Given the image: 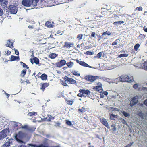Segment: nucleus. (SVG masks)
Here are the masks:
<instances>
[{"instance_id":"56","label":"nucleus","mask_w":147,"mask_h":147,"mask_svg":"<svg viewBox=\"0 0 147 147\" xmlns=\"http://www.w3.org/2000/svg\"><path fill=\"white\" fill-rule=\"evenodd\" d=\"M122 122L124 124H127V122L123 119Z\"/></svg>"},{"instance_id":"11","label":"nucleus","mask_w":147,"mask_h":147,"mask_svg":"<svg viewBox=\"0 0 147 147\" xmlns=\"http://www.w3.org/2000/svg\"><path fill=\"white\" fill-rule=\"evenodd\" d=\"M66 64V61L65 60H61L57 64V66L59 67H61Z\"/></svg>"},{"instance_id":"49","label":"nucleus","mask_w":147,"mask_h":147,"mask_svg":"<svg viewBox=\"0 0 147 147\" xmlns=\"http://www.w3.org/2000/svg\"><path fill=\"white\" fill-rule=\"evenodd\" d=\"M22 66L23 67L25 68L26 67L27 69H28V67H27V65L25 64V63H23V64L22 65Z\"/></svg>"},{"instance_id":"36","label":"nucleus","mask_w":147,"mask_h":147,"mask_svg":"<svg viewBox=\"0 0 147 147\" xmlns=\"http://www.w3.org/2000/svg\"><path fill=\"white\" fill-rule=\"evenodd\" d=\"M140 45L139 44H136L134 46V49L135 51H137L138 48L139 47Z\"/></svg>"},{"instance_id":"6","label":"nucleus","mask_w":147,"mask_h":147,"mask_svg":"<svg viewBox=\"0 0 147 147\" xmlns=\"http://www.w3.org/2000/svg\"><path fill=\"white\" fill-rule=\"evenodd\" d=\"M9 11L12 14H16L18 11V8L13 5H10L9 7Z\"/></svg>"},{"instance_id":"26","label":"nucleus","mask_w":147,"mask_h":147,"mask_svg":"<svg viewBox=\"0 0 147 147\" xmlns=\"http://www.w3.org/2000/svg\"><path fill=\"white\" fill-rule=\"evenodd\" d=\"M57 55L55 53H51L49 55V57L52 59L55 58Z\"/></svg>"},{"instance_id":"51","label":"nucleus","mask_w":147,"mask_h":147,"mask_svg":"<svg viewBox=\"0 0 147 147\" xmlns=\"http://www.w3.org/2000/svg\"><path fill=\"white\" fill-rule=\"evenodd\" d=\"M117 42H113L112 43V45H117Z\"/></svg>"},{"instance_id":"1","label":"nucleus","mask_w":147,"mask_h":147,"mask_svg":"<svg viewBox=\"0 0 147 147\" xmlns=\"http://www.w3.org/2000/svg\"><path fill=\"white\" fill-rule=\"evenodd\" d=\"M22 4L26 7H34L36 5L38 2L36 0H22Z\"/></svg>"},{"instance_id":"59","label":"nucleus","mask_w":147,"mask_h":147,"mask_svg":"<svg viewBox=\"0 0 147 147\" xmlns=\"http://www.w3.org/2000/svg\"><path fill=\"white\" fill-rule=\"evenodd\" d=\"M144 104L147 106V99L145 100L144 102Z\"/></svg>"},{"instance_id":"33","label":"nucleus","mask_w":147,"mask_h":147,"mask_svg":"<svg viewBox=\"0 0 147 147\" xmlns=\"http://www.w3.org/2000/svg\"><path fill=\"white\" fill-rule=\"evenodd\" d=\"M142 68L144 69H147V61L143 64Z\"/></svg>"},{"instance_id":"29","label":"nucleus","mask_w":147,"mask_h":147,"mask_svg":"<svg viewBox=\"0 0 147 147\" xmlns=\"http://www.w3.org/2000/svg\"><path fill=\"white\" fill-rule=\"evenodd\" d=\"M47 77V75L45 74H43L40 76L41 78L43 80H46Z\"/></svg>"},{"instance_id":"39","label":"nucleus","mask_w":147,"mask_h":147,"mask_svg":"<svg viewBox=\"0 0 147 147\" xmlns=\"http://www.w3.org/2000/svg\"><path fill=\"white\" fill-rule=\"evenodd\" d=\"M136 104L135 102L133 100H132L130 101V105L132 107Z\"/></svg>"},{"instance_id":"64","label":"nucleus","mask_w":147,"mask_h":147,"mask_svg":"<svg viewBox=\"0 0 147 147\" xmlns=\"http://www.w3.org/2000/svg\"><path fill=\"white\" fill-rule=\"evenodd\" d=\"M144 15H147V11H144Z\"/></svg>"},{"instance_id":"7","label":"nucleus","mask_w":147,"mask_h":147,"mask_svg":"<svg viewBox=\"0 0 147 147\" xmlns=\"http://www.w3.org/2000/svg\"><path fill=\"white\" fill-rule=\"evenodd\" d=\"M64 79L65 81H67L71 84H74L76 83V81L74 80L72 78H69L67 76H65Z\"/></svg>"},{"instance_id":"62","label":"nucleus","mask_w":147,"mask_h":147,"mask_svg":"<svg viewBox=\"0 0 147 147\" xmlns=\"http://www.w3.org/2000/svg\"><path fill=\"white\" fill-rule=\"evenodd\" d=\"M18 147H27L26 146H25L24 145H21L19 146H18Z\"/></svg>"},{"instance_id":"55","label":"nucleus","mask_w":147,"mask_h":147,"mask_svg":"<svg viewBox=\"0 0 147 147\" xmlns=\"http://www.w3.org/2000/svg\"><path fill=\"white\" fill-rule=\"evenodd\" d=\"M15 53L16 55H18L19 54V52L17 50H15Z\"/></svg>"},{"instance_id":"58","label":"nucleus","mask_w":147,"mask_h":147,"mask_svg":"<svg viewBox=\"0 0 147 147\" xmlns=\"http://www.w3.org/2000/svg\"><path fill=\"white\" fill-rule=\"evenodd\" d=\"M28 28H30V29H33V27L32 26H31V25H29L28 26Z\"/></svg>"},{"instance_id":"61","label":"nucleus","mask_w":147,"mask_h":147,"mask_svg":"<svg viewBox=\"0 0 147 147\" xmlns=\"http://www.w3.org/2000/svg\"><path fill=\"white\" fill-rule=\"evenodd\" d=\"M60 124L59 123H56V126L57 127H59L60 125Z\"/></svg>"},{"instance_id":"35","label":"nucleus","mask_w":147,"mask_h":147,"mask_svg":"<svg viewBox=\"0 0 147 147\" xmlns=\"http://www.w3.org/2000/svg\"><path fill=\"white\" fill-rule=\"evenodd\" d=\"M122 113L123 115L126 117H128L130 116V114L127 113L124 111L122 112Z\"/></svg>"},{"instance_id":"30","label":"nucleus","mask_w":147,"mask_h":147,"mask_svg":"<svg viewBox=\"0 0 147 147\" xmlns=\"http://www.w3.org/2000/svg\"><path fill=\"white\" fill-rule=\"evenodd\" d=\"M129 55V54H122L119 55L118 57L119 58H121L122 57H128Z\"/></svg>"},{"instance_id":"37","label":"nucleus","mask_w":147,"mask_h":147,"mask_svg":"<svg viewBox=\"0 0 147 147\" xmlns=\"http://www.w3.org/2000/svg\"><path fill=\"white\" fill-rule=\"evenodd\" d=\"M86 109L85 108L82 107L81 109H79L78 111L82 112H84L86 111Z\"/></svg>"},{"instance_id":"9","label":"nucleus","mask_w":147,"mask_h":147,"mask_svg":"<svg viewBox=\"0 0 147 147\" xmlns=\"http://www.w3.org/2000/svg\"><path fill=\"white\" fill-rule=\"evenodd\" d=\"M13 139L12 138L9 139V141L6 142L2 146V147H10L11 145L12 144V141Z\"/></svg>"},{"instance_id":"44","label":"nucleus","mask_w":147,"mask_h":147,"mask_svg":"<svg viewBox=\"0 0 147 147\" xmlns=\"http://www.w3.org/2000/svg\"><path fill=\"white\" fill-rule=\"evenodd\" d=\"M66 123L67 125L70 126L72 125L71 123L69 121H67Z\"/></svg>"},{"instance_id":"42","label":"nucleus","mask_w":147,"mask_h":147,"mask_svg":"<svg viewBox=\"0 0 147 147\" xmlns=\"http://www.w3.org/2000/svg\"><path fill=\"white\" fill-rule=\"evenodd\" d=\"M13 124L14 126L17 127L18 125L20 124V123L18 122H13Z\"/></svg>"},{"instance_id":"21","label":"nucleus","mask_w":147,"mask_h":147,"mask_svg":"<svg viewBox=\"0 0 147 147\" xmlns=\"http://www.w3.org/2000/svg\"><path fill=\"white\" fill-rule=\"evenodd\" d=\"M37 112H30L28 113L27 115L28 116L31 117L32 116H35L37 115Z\"/></svg>"},{"instance_id":"63","label":"nucleus","mask_w":147,"mask_h":147,"mask_svg":"<svg viewBox=\"0 0 147 147\" xmlns=\"http://www.w3.org/2000/svg\"><path fill=\"white\" fill-rule=\"evenodd\" d=\"M112 130H113V131H115L116 130V128L115 127H113V129H112Z\"/></svg>"},{"instance_id":"45","label":"nucleus","mask_w":147,"mask_h":147,"mask_svg":"<svg viewBox=\"0 0 147 147\" xmlns=\"http://www.w3.org/2000/svg\"><path fill=\"white\" fill-rule=\"evenodd\" d=\"M3 14V11L2 9L0 7V16H1Z\"/></svg>"},{"instance_id":"60","label":"nucleus","mask_w":147,"mask_h":147,"mask_svg":"<svg viewBox=\"0 0 147 147\" xmlns=\"http://www.w3.org/2000/svg\"><path fill=\"white\" fill-rule=\"evenodd\" d=\"M97 36L98 37V41H100L101 39V36L100 35L99 36L97 35Z\"/></svg>"},{"instance_id":"17","label":"nucleus","mask_w":147,"mask_h":147,"mask_svg":"<svg viewBox=\"0 0 147 147\" xmlns=\"http://www.w3.org/2000/svg\"><path fill=\"white\" fill-rule=\"evenodd\" d=\"M74 45L73 43L65 42V46L67 48H69L72 47Z\"/></svg>"},{"instance_id":"5","label":"nucleus","mask_w":147,"mask_h":147,"mask_svg":"<svg viewBox=\"0 0 147 147\" xmlns=\"http://www.w3.org/2000/svg\"><path fill=\"white\" fill-rule=\"evenodd\" d=\"M98 78V76H93L91 75L86 76L84 77L85 80L91 82H94Z\"/></svg>"},{"instance_id":"54","label":"nucleus","mask_w":147,"mask_h":147,"mask_svg":"<svg viewBox=\"0 0 147 147\" xmlns=\"http://www.w3.org/2000/svg\"><path fill=\"white\" fill-rule=\"evenodd\" d=\"M97 85H98V86H102V84L100 82H98L97 84Z\"/></svg>"},{"instance_id":"40","label":"nucleus","mask_w":147,"mask_h":147,"mask_svg":"<svg viewBox=\"0 0 147 147\" xmlns=\"http://www.w3.org/2000/svg\"><path fill=\"white\" fill-rule=\"evenodd\" d=\"M95 36H97V35L96 34L95 32H92L91 33V37H94L95 38H96Z\"/></svg>"},{"instance_id":"18","label":"nucleus","mask_w":147,"mask_h":147,"mask_svg":"<svg viewBox=\"0 0 147 147\" xmlns=\"http://www.w3.org/2000/svg\"><path fill=\"white\" fill-rule=\"evenodd\" d=\"M13 42H11L10 40H8V42L6 45V46H7L8 47L11 48L13 46Z\"/></svg>"},{"instance_id":"41","label":"nucleus","mask_w":147,"mask_h":147,"mask_svg":"<svg viewBox=\"0 0 147 147\" xmlns=\"http://www.w3.org/2000/svg\"><path fill=\"white\" fill-rule=\"evenodd\" d=\"M26 70H22L21 73V75L22 76H24L26 74Z\"/></svg>"},{"instance_id":"23","label":"nucleus","mask_w":147,"mask_h":147,"mask_svg":"<svg viewBox=\"0 0 147 147\" xmlns=\"http://www.w3.org/2000/svg\"><path fill=\"white\" fill-rule=\"evenodd\" d=\"M73 74L75 76H80V74L79 72L75 70H72L71 71Z\"/></svg>"},{"instance_id":"16","label":"nucleus","mask_w":147,"mask_h":147,"mask_svg":"<svg viewBox=\"0 0 147 147\" xmlns=\"http://www.w3.org/2000/svg\"><path fill=\"white\" fill-rule=\"evenodd\" d=\"M49 85V84L48 83H45L42 84V85L41 89L44 91L45 89V88L48 86Z\"/></svg>"},{"instance_id":"50","label":"nucleus","mask_w":147,"mask_h":147,"mask_svg":"<svg viewBox=\"0 0 147 147\" xmlns=\"http://www.w3.org/2000/svg\"><path fill=\"white\" fill-rule=\"evenodd\" d=\"M67 104L70 105H72L73 104V101H67Z\"/></svg>"},{"instance_id":"2","label":"nucleus","mask_w":147,"mask_h":147,"mask_svg":"<svg viewBox=\"0 0 147 147\" xmlns=\"http://www.w3.org/2000/svg\"><path fill=\"white\" fill-rule=\"evenodd\" d=\"M133 79V76H130L124 75L121 76L120 78H116L115 80H120L121 82H128L131 81Z\"/></svg>"},{"instance_id":"12","label":"nucleus","mask_w":147,"mask_h":147,"mask_svg":"<svg viewBox=\"0 0 147 147\" xmlns=\"http://www.w3.org/2000/svg\"><path fill=\"white\" fill-rule=\"evenodd\" d=\"M100 122L107 127L108 129H110V127L109 126L108 122L104 118L100 120Z\"/></svg>"},{"instance_id":"3","label":"nucleus","mask_w":147,"mask_h":147,"mask_svg":"<svg viewBox=\"0 0 147 147\" xmlns=\"http://www.w3.org/2000/svg\"><path fill=\"white\" fill-rule=\"evenodd\" d=\"M25 134L22 131H20L18 133L16 134L15 136V138L16 141L20 144L24 143L22 140V139L25 136Z\"/></svg>"},{"instance_id":"13","label":"nucleus","mask_w":147,"mask_h":147,"mask_svg":"<svg viewBox=\"0 0 147 147\" xmlns=\"http://www.w3.org/2000/svg\"><path fill=\"white\" fill-rule=\"evenodd\" d=\"M29 145L31 147H48V146L46 145L44 143L42 144H41L37 145L32 144H29Z\"/></svg>"},{"instance_id":"27","label":"nucleus","mask_w":147,"mask_h":147,"mask_svg":"<svg viewBox=\"0 0 147 147\" xmlns=\"http://www.w3.org/2000/svg\"><path fill=\"white\" fill-rule=\"evenodd\" d=\"M124 22L123 21H119L115 22L113 23V24L115 25H118L120 24H121Z\"/></svg>"},{"instance_id":"10","label":"nucleus","mask_w":147,"mask_h":147,"mask_svg":"<svg viewBox=\"0 0 147 147\" xmlns=\"http://www.w3.org/2000/svg\"><path fill=\"white\" fill-rule=\"evenodd\" d=\"M79 92L80 93L86 94L88 97H90V92L88 90H86L83 89H80L79 90Z\"/></svg>"},{"instance_id":"46","label":"nucleus","mask_w":147,"mask_h":147,"mask_svg":"<svg viewBox=\"0 0 147 147\" xmlns=\"http://www.w3.org/2000/svg\"><path fill=\"white\" fill-rule=\"evenodd\" d=\"M65 81H63L62 82V84L63 86H67L68 85H67V84L66 83Z\"/></svg>"},{"instance_id":"24","label":"nucleus","mask_w":147,"mask_h":147,"mask_svg":"<svg viewBox=\"0 0 147 147\" xmlns=\"http://www.w3.org/2000/svg\"><path fill=\"white\" fill-rule=\"evenodd\" d=\"M139 97L138 96H136L133 98L132 100L134 101L135 103L136 104L138 102V99Z\"/></svg>"},{"instance_id":"48","label":"nucleus","mask_w":147,"mask_h":147,"mask_svg":"<svg viewBox=\"0 0 147 147\" xmlns=\"http://www.w3.org/2000/svg\"><path fill=\"white\" fill-rule=\"evenodd\" d=\"M77 96H78L81 97H82L84 96V95L83 94L80 93L78 94L77 95Z\"/></svg>"},{"instance_id":"31","label":"nucleus","mask_w":147,"mask_h":147,"mask_svg":"<svg viewBox=\"0 0 147 147\" xmlns=\"http://www.w3.org/2000/svg\"><path fill=\"white\" fill-rule=\"evenodd\" d=\"M33 61L36 64H38L39 63V60L36 57L34 58H33Z\"/></svg>"},{"instance_id":"15","label":"nucleus","mask_w":147,"mask_h":147,"mask_svg":"<svg viewBox=\"0 0 147 147\" xmlns=\"http://www.w3.org/2000/svg\"><path fill=\"white\" fill-rule=\"evenodd\" d=\"M66 65L67 67L69 68H71L74 65V62L71 61H69L66 63Z\"/></svg>"},{"instance_id":"57","label":"nucleus","mask_w":147,"mask_h":147,"mask_svg":"<svg viewBox=\"0 0 147 147\" xmlns=\"http://www.w3.org/2000/svg\"><path fill=\"white\" fill-rule=\"evenodd\" d=\"M11 52L9 51H7V52L6 53V55H9V54H10L11 53Z\"/></svg>"},{"instance_id":"14","label":"nucleus","mask_w":147,"mask_h":147,"mask_svg":"<svg viewBox=\"0 0 147 147\" xmlns=\"http://www.w3.org/2000/svg\"><path fill=\"white\" fill-rule=\"evenodd\" d=\"M93 89L100 93L102 91V88L101 86H96V87H94Z\"/></svg>"},{"instance_id":"25","label":"nucleus","mask_w":147,"mask_h":147,"mask_svg":"<svg viewBox=\"0 0 147 147\" xmlns=\"http://www.w3.org/2000/svg\"><path fill=\"white\" fill-rule=\"evenodd\" d=\"M45 25L48 27L51 28L53 26V25H52L51 23L49 21L46 22L45 23Z\"/></svg>"},{"instance_id":"38","label":"nucleus","mask_w":147,"mask_h":147,"mask_svg":"<svg viewBox=\"0 0 147 147\" xmlns=\"http://www.w3.org/2000/svg\"><path fill=\"white\" fill-rule=\"evenodd\" d=\"M48 117L49 118V119H48L49 121H50L51 120H53L54 119V117L50 115H48Z\"/></svg>"},{"instance_id":"8","label":"nucleus","mask_w":147,"mask_h":147,"mask_svg":"<svg viewBox=\"0 0 147 147\" xmlns=\"http://www.w3.org/2000/svg\"><path fill=\"white\" fill-rule=\"evenodd\" d=\"M1 5L3 7L6 9L7 8V5L8 3V0H0Z\"/></svg>"},{"instance_id":"34","label":"nucleus","mask_w":147,"mask_h":147,"mask_svg":"<svg viewBox=\"0 0 147 147\" xmlns=\"http://www.w3.org/2000/svg\"><path fill=\"white\" fill-rule=\"evenodd\" d=\"M83 35L82 34H80L78 35L77 36V38H78V40H81L82 38V37Z\"/></svg>"},{"instance_id":"52","label":"nucleus","mask_w":147,"mask_h":147,"mask_svg":"<svg viewBox=\"0 0 147 147\" xmlns=\"http://www.w3.org/2000/svg\"><path fill=\"white\" fill-rule=\"evenodd\" d=\"M86 53L88 54V55H92L93 53H92L91 52H90V51H87L86 52Z\"/></svg>"},{"instance_id":"20","label":"nucleus","mask_w":147,"mask_h":147,"mask_svg":"<svg viewBox=\"0 0 147 147\" xmlns=\"http://www.w3.org/2000/svg\"><path fill=\"white\" fill-rule=\"evenodd\" d=\"M109 114L110 116V118L111 120H115V118H117V116L116 115L111 114V113H109Z\"/></svg>"},{"instance_id":"4","label":"nucleus","mask_w":147,"mask_h":147,"mask_svg":"<svg viewBox=\"0 0 147 147\" xmlns=\"http://www.w3.org/2000/svg\"><path fill=\"white\" fill-rule=\"evenodd\" d=\"M9 129H5L0 132V141L3 140L9 134Z\"/></svg>"},{"instance_id":"28","label":"nucleus","mask_w":147,"mask_h":147,"mask_svg":"<svg viewBox=\"0 0 147 147\" xmlns=\"http://www.w3.org/2000/svg\"><path fill=\"white\" fill-rule=\"evenodd\" d=\"M111 34V33L109 31H107L105 32H104L102 35V36H105L106 35H110Z\"/></svg>"},{"instance_id":"19","label":"nucleus","mask_w":147,"mask_h":147,"mask_svg":"<svg viewBox=\"0 0 147 147\" xmlns=\"http://www.w3.org/2000/svg\"><path fill=\"white\" fill-rule=\"evenodd\" d=\"M79 62V64L82 66H84V67H89L90 68H91L92 67L89 66L88 64L86 63L85 62L83 61H80V62Z\"/></svg>"},{"instance_id":"32","label":"nucleus","mask_w":147,"mask_h":147,"mask_svg":"<svg viewBox=\"0 0 147 147\" xmlns=\"http://www.w3.org/2000/svg\"><path fill=\"white\" fill-rule=\"evenodd\" d=\"M102 52H100L96 56H95L94 58H100L102 55Z\"/></svg>"},{"instance_id":"22","label":"nucleus","mask_w":147,"mask_h":147,"mask_svg":"<svg viewBox=\"0 0 147 147\" xmlns=\"http://www.w3.org/2000/svg\"><path fill=\"white\" fill-rule=\"evenodd\" d=\"M17 59H19L18 56H16L13 55H11V61H14Z\"/></svg>"},{"instance_id":"53","label":"nucleus","mask_w":147,"mask_h":147,"mask_svg":"<svg viewBox=\"0 0 147 147\" xmlns=\"http://www.w3.org/2000/svg\"><path fill=\"white\" fill-rule=\"evenodd\" d=\"M105 95H107L108 94V92L107 91H104L103 92V93Z\"/></svg>"},{"instance_id":"43","label":"nucleus","mask_w":147,"mask_h":147,"mask_svg":"<svg viewBox=\"0 0 147 147\" xmlns=\"http://www.w3.org/2000/svg\"><path fill=\"white\" fill-rule=\"evenodd\" d=\"M136 10H138L139 11H142V7L140 6L139 7H137L136 8Z\"/></svg>"},{"instance_id":"47","label":"nucleus","mask_w":147,"mask_h":147,"mask_svg":"<svg viewBox=\"0 0 147 147\" xmlns=\"http://www.w3.org/2000/svg\"><path fill=\"white\" fill-rule=\"evenodd\" d=\"M138 86L137 84H135L133 86V88L135 89H137L138 88Z\"/></svg>"}]
</instances>
